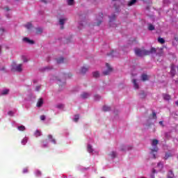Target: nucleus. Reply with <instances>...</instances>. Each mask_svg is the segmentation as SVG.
<instances>
[{
	"instance_id": "obj_1",
	"label": "nucleus",
	"mask_w": 178,
	"mask_h": 178,
	"mask_svg": "<svg viewBox=\"0 0 178 178\" xmlns=\"http://www.w3.org/2000/svg\"><path fill=\"white\" fill-rule=\"evenodd\" d=\"M156 52V49L152 47L150 50L141 49H136L135 54L137 56H147L148 55H151V54H155Z\"/></svg>"
},
{
	"instance_id": "obj_2",
	"label": "nucleus",
	"mask_w": 178,
	"mask_h": 178,
	"mask_svg": "<svg viewBox=\"0 0 178 178\" xmlns=\"http://www.w3.org/2000/svg\"><path fill=\"white\" fill-rule=\"evenodd\" d=\"M152 146L154 147L153 149H151L150 156L153 159H156V156L155 155L156 154V139H154L152 140Z\"/></svg>"
},
{
	"instance_id": "obj_3",
	"label": "nucleus",
	"mask_w": 178,
	"mask_h": 178,
	"mask_svg": "<svg viewBox=\"0 0 178 178\" xmlns=\"http://www.w3.org/2000/svg\"><path fill=\"white\" fill-rule=\"evenodd\" d=\"M23 65L19 64L18 65H16V63L13 62L11 65V71L12 72H18L20 73L21 72H23V68H22Z\"/></svg>"
},
{
	"instance_id": "obj_4",
	"label": "nucleus",
	"mask_w": 178,
	"mask_h": 178,
	"mask_svg": "<svg viewBox=\"0 0 178 178\" xmlns=\"http://www.w3.org/2000/svg\"><path fill=\"white\" fill-rule=\"evenodd\" d=\"M106 67H107V70H106V71H104L103 72V74L104 75V76H108V74H109L110 73H111V72H112V68L111 67V65H109V63H106Z\"/></svg>"
},
{
	"instance_id": "obj_5",
	"label": "nucleus",
	"mask_w": 178,
	"mask_h": 178,
	"mask_svg": "<svg viewBox=\"0 0 178 178\" xmlns=\"http://www.w3.org/2000/svg\"><path fill=\"white\" fill-rule=\"evenodd\" d=\"M88 72V67H82L79 71L80 74H86Z\"/></svg>"
},
{
	"instance_id": "obj_6",
	"label": "nucleus",
	"mask_w": 178,
	"mask_h": 178,
	"mask_svg": "<svg viewBox=\"0 0 178 178\" xmlns=\"http://www.w3.org/2000/svg\"><path fill=\"white\" fill-rule=\"evenodd\" d=\"M43 104H44V99H42V98H40L38 100L36 106H38V108H41V106H42Z\"/></svg>"
},
{
	"instance_id": "obj_7",
	"label": "nucleus",
	"mask_w": 178,
	"mask_h": 178,
	"mask_svg": "<svg viewBox=\"0 0 178 178\" xmlns=\"http://www.w3.org/2000/svg\"><path fill=\"white\" fill-rule=\"evenodd\" d=\"M23 41L24 42H26L27 44H31V45H33V44H34V40H31L29 38H24Z\"/></svg>"
},
{
	"instance_id": "obj_8",
	"label": "nucleus",
	"mask_w": 178,
	"mask_h": 178,
	"mask_svg": "<svg viewBox=\"0 0 178 178\" xmlns=\"http://www.w3.org/2000/svg\"><path fill=\"white\" fill-rule=\"evenodd\" d=\"M67 19H60L59 23L61 26V30H63V24H65V22H66Z\"/></svg>"
},
{
	"instance_id": "obj_9",
	"label": "nucleus",
	"mask_w": 178,
	"mask_h": 178,
	"mask_svg": "<svg viewBox=\"0 0 178 178\" xmlns=\"http://www.w3.org/2000/svg\"><path fill=\"white\" fill-rule=\"evenodd\" d=\"M141 79L142 81H147L149 80V77L148 75H147L146 74H143L141 75Z\"/></svg>"
},
{
	"instance_id": "obj_10",
	"label": "nucleus",
	"mask_w": 178,
	"mask_h": 178,
	"mask_svg": "<svg viewBox=\"0 0 178 178\" xmlns=\"http://www.w3.org/2000/svg\"><path fill=\"white\" fill-rule=\"evenodd\" d=\"M132 83L134 84V87L136 90H138L139 86H138V83H137V80L136 79H133Z\"/></svg>"
},
{
	"instance_id": "obj_11",
	"label": "nucleus",
	"mask_w": 178,
	"mask_h": 178,
	"mask_svg": "<svg viewBox=\"0 0 178 178\" xmlns=\"http://www.w3.org/2000/svg\"><path fill=\"white\" fill-rule=\"evenodd\" d=\"M81 98H83V99H86L87 98H88V97H90V93H87V92H83L81 95Z\"/></svg>"
},
{
	"instance_id": "obj_12",
	"label": "nucleus",
	"mask_w": 178,
	"mask_h": 178,
	"mask_svg": "<svg viewBox=\"0 0 178 178\" xmlns=\"http://www.w3.org/2000/svg\"><path fill=\"white\" fill-rule=\"evenodd\" d=\"M49 140H51V142L53 143V144H56V140L54 138L52 135H48Z\"/></svg>"
},
{
	"instance_id": "obj_13",
	"label": "nucleus",
	"mask_w": 178,
	"mask_h": 178,
	"mask_svg": "<svg viewBox=\"0 0 178 178\" xmlns=\"http://www.w3.org/2000/svg\"><path fill=\"white\" fill-rule=\"evenodd\" d=\"M116 20V15L115 14H112V15L110 17L109 22L110 23H112V22H115Z\"/></svg>"
},
{
	"instance_id": "obj_14",
	"label": "nucleus",
	"mask_w": 178,
	"mask_h": 178,
	"mask_svg": "<svg viewBox=\"0 0 178 178\" xmlns=\"http://www.w3.org/2000/svg\"><path fill=\"white\" fill-rule=\"evenodd\" d=\"M36 34H42V32L44 31V29L42 28H36Z\"/></svg>"
},
{
	"instance_id": "obj_15",
	"label": "nucleus",
	"mask_w": 178,
	"mask_h": 178,
	"mask_svg": "<svg viewBox=\"0 0 178 178\" xmlns=\"http://www.w3.org/2000/svg\"><path fill=\"white\" fill-rule=\"evenodd\" d=\"M170 73H171L172 76H175V74H176V70H175V65H172L171 66Z\"/></svg>"
},
{
	"instance_id": "obj_16",
	"label": "nucleus",
	"mask_w": 178,
	"mask_h": 178,
	"mask_svg": "<svg viewBox=\"0 0 178 178\" xmlns=\"http://www.w3.org/2000/svg\"><path fill=\"white\" fill-rule=\"evenodd\" d=\"M148 30L150 31L155 30V26H154L152 24H148Z\"/></svg>"
},
{
	"instance_id": "obj_17",
	"label": "nucleus",
	"mask_w": 178,
	"mask_h": 178,
	"mask_svg": "<svg viewBox=\"0 0 178 178\" xmlns=\"http://www.w3.org/2000/svg\"><path fill=\"white\" fill-rule=\"evenodd\" d=\"M92 76L95 77V79H98V77H99V72L98 71L93 72Z\"/></svg>"
},
{
	"instance_id": "obj_18",
	"label": "nucleus",
	"mask_w": 178,
	"mask_h": 178,
	"mask_svg": "<svg viewBox=\"0 0 178 178\" xmlns=\"http://www.w3.org/2000/svg\"><path fill=\"white\" fill-rule=\"evenodd\" d=\"M65 62V58L63 57H60L59 58H57V63L60 64V63H63Z\"/></svg>"
},
{
	"instance_id": "obj_19",
	"label": "nucleus",
	"mask_w": 178,
	"mask_h": 178,
	"mask_svg": "<svg viewBox=\"0 0 178 178\" xmlns=\"http://www.w3.org/2000/svg\"><path fill=\"white\" fill-rule=\"evenodd\" d=\"M137 2V0H131L128 2V6H133Z\"/></svg>"
},
{
	"instance_id": "obj_20",
	"label": "nucleus",
	"mask_w": 178,
	"mask_h": 178,
	"mask_svg": "<svg viewBox=\"0 0 178 178\" xmlns=\"http://www.w3.org/2000/svg\"><path fill=\"white\" fill-rule=\"evenodd\" d=\"M103 111H104V112H109V111H111V107H109L108 106H104Z\"/></svg>"
},
{
	"instance_id": "obj_21",
	"label": "nucleus",
	"mask_w": 178,
	"mask_h": 178,
	"mask_svg": "<svg viewBox=\"0 0 178 178\" xmlns=\"http://www.w3.org/2000/svg\"><path fill=\"white\" fill-rule=\"evenodd\" d=\"M17 129L19 131H24V130H26V127H24V125H21L18 127Z\"/></svg>"
},
{
	"instance_id": "obj_22",
	"label": "nucleus",
	"mask_w": 178,
	"mask_h": 178,
	"mask_svg": "<svg viewBox=\"0 0 178 178\" xmlns=\"http://www.w3.org/2000/svg\"><path fill=\"white\" fill-rule=\"evenodd\" d=\"M163 99H165V101H169L170 99V95H163Z\"/></svg>"
},
{
	"instance_id": "obj_23",
	"label": "nucleus",
	"mask_w": 178,
	"mask_h": 178,
	"mask_svg": "<svg viewBox=\"0 0 178 178\" xmlns=\"http://www.w3.org/2000/svg\"><path fill=\"white\" fill-rule=\"evenodd\" d=\"M26 29H28V30H30V29H31L33 27V24L30 22H29L28 24H26L25 25Z\"/></svg>"
},
{
	"instance_id": "obj_24",
	"label": "nucleus",
	"mask_w": 178,
	"mask_h": 178,
	"mask_svg": "<svg viewBox=\"0 0 178 178\" xmlns=\"http://www.w3.org/2000/svg\"><path fill=\"white\" fill-rule=\"evenodd\" d=\"M116 51H111L108 54V56H116Z\"/></svg>"
},
{
	"instance_id": "obj_25",
	"label": "nucleus",
	"mask_w": 178,
	"mask_h": 178,
	"mask_svg": "<svg viewBox=\"0 0 178 178\" xmlns=\"http://www.w3.org/2000/svg\"><path fill=\"white\" fill-rule=\"evenodd\" d=\"M35 137H40V136H41V131H40V130H36V131H35Z\"/></svg>"
},
{
	"instance_id": "obj_26",
	"label": "nucleus",
	"mask_w": 178,
	"mask_h": 178,
	"mask_svg": "<svg viewBox=\"0 0 178 178\" xmlns=\"http://www.w3.org/2000/svg\"><path fill=\"white\" fill-rule=\"evenodd\" d=\"M94 149H92V146L91 145H88V152L90 153L93 152Z\"/></svg>"
},
{
	"instance_id": "obj_27",
	"label": "nucleus",
	"mask_w": 178,
	"mask_h": 178,
	"mask_svg": "<svg viewBox=\"0 0 178 178\" xmlns=\"http://www.w3.org/2000/svg\"><path fill=\"white\" fill-rule=\"evenodd\" d=\"M158 42H159L160 44H165V39L162 38H159Z\"/></svg>"
},
{
	"instance_id": "obj_28",
	"label": "nucleus",
	"mask_w": 178,
	"mask_h": 178,
	"mask_svg": "<svg viewBox=\"0 0 178 178\" xmlns=\"http://www.w3.org/2000/svg\"><path fill=\"white\" fill-rule=\"evenodd\" d=\"M52 67H45L43 69V72H49V70H52Z\"/></svg>"
},
{
	"instance_id": "obj_29",
	"label": "nucleus",
	"mask_w": 178,
	"mask_h": 178,
	"mask_svg": "<svg viewBox=\"0 0 178 178\" xmlns=\"http://www.w3.org/2000/svg\"><path fill=\"white\" fill-rule=\"evenodd\" d=\"M157 168H159V170H162V168H163V164H162V163H159L157 164Z\"/></svg>"
},
{
	"instance_id": "obj_30",
	"label": "nucleus",
	"mask_w": 178,
	"mask_h": 178,
	"mask_svg": "<svg viewBox=\"0 0 178 178\" xmlns=\"http://www.w3.org/2000/svg\"><path fill=\"white\" fill-rule=\"evenodd\" d=\"M156 170H155V168H153L152 170V174L150 175V178H155V173H156Z\"/></svg>"
},
{
	"instance_id": "obj_31",
	"label": "nucleus",
	"mask_w": 178,
	"mask_h": 178,
	"mask_svg": "<svg viewBox=\"0 0 178 178\" xmlns=\"http://www.w3.org/2000/svg\"><path fill=\"white\" fill-rule=\"evenodd\" d=\"M27 138H24L22 140V145H26V144H27Z\"/></svg>"
},
{
	"instance_id": "obj_32",
	"label": "nucleus",
	"mask_w": 178,
	"mask_h": 178,
	"mask_svg": "<svg viewBox=\"0 0 178 178\" xmlns=\"http://www.w3.org/2000/svg\"><path fill=\"white\" fill-rule=\"evenodd\" d=\"M110 156H111V158H116V152H111L109 154Z\"/></svg>"
},
{
	"instance_id": "obj_33",
	"label": "nucleus",
	"mask_w": 178,
	"mask_h": 178,
	"mask_svg": "<svg viewBox=\"0 0 178 178\" xmlns=\"http://www.w3.org/2000/svg\"><path fill=\"white\" fill-rule=\"evenodd\" d=\"M168 177H175V174H173V171H172V170L169 171Z\"/></svg>"
},
{
	"instance_id": "obj_34",
	"label": "nucleus",
	"mask_w": 178,
	"mask_h": 178,
	"mask_svg": "<svg viewBox=\"0 0 178 178\" xmlns=\"http://www.w3.org/2000/svg\"><path fill=\"white\" fill-rule=\"evenodd\" d=\"M127 149V148L124 145H121L120 147V151H126Z\"/></svg>"
},
{
	"instance_id": "obj_35",
	"label": "nucleus",
	"mask_w": 178,
	"mask_h": 178,
	"mask_svg": "<svg viewBox=\"0 0 178 178\" xmlns=\"http://www.w3.org/2000/svg\"><path fill=\"white\" fill-rule=\"evenodd\" d=\"M1 94H2V95H6L9 94V90H3Z\"/></svg>"
},
{
	"instance_id": "obj_36",
	"label": "nucleus",
	"mask_w": 178,
	"mask_h": 178,
	"mask_svg": "<svg viewBox=\"0 0 178 178\" xmlns=\"http://www.w3.org/2000/svg\"><path fill=\"white\" fill-rule=\"evenodd\" d=\"M157 56H163V51L162 49H160L159 53H157Z\"/></svg>"
},
{
	"instance_id": "obj_37",
	"label": "nucleus",
	"mask_w": 178,
	"mask_h": 178,
	"mask_svg": "<svg viewBox=\"0 0 178 178\" xmlns=\"http://www.w3.org/2000/svg\"><path fill=\"white\" fill-rule=\"evenodd\" d=\"M22 59L23 62H24V63L29 62V60H27V57H26L25 56H22Z\"/></svg>"
},
{
	"instance_id": "obj_38",
	"label": "nucleus",
	"mask_w": 178,
	"mask_h": 178,
	"mask_svg": "<svg viewBox=\"0 0 178 178\" xmlns=\"http://www.w3.org/2000/svg\"><path fill=\"white\" fill-rule=\"evenodd\" d=\"M155 116H156V113L155 112H153L152 115H150L149 119H154Z\"/></svg>"
},
{
	"instance_id": "obj_39",
	"label": "nucleus",
	"mask_w": 178,
	"mask_h": 178,
	"mask_svg": "<svg viewBox=\"0 0 178 178\" xmlns=\"http://www.w3.org/2000/svg\"><path fill=\"white\" fill-rule=\"evenodd\" d=\"M67 3L68 5L72 6L73 3H74V0H68Z\"/></svg>"
},
{
	"instance_id": "obj_40",
	"label": "nucleus",
	"mask_w": 178,
	"mask_h": 178,
	"mask_svg": "<svg viewBox=\"0 0 178 178\" xmlns=\"http://www.w3.org/2000/svg\"><path fill=\"white\" fill-rule=\"evenodd\" d=\"M95 101H99L101 99V97L98 95H95Z\"/></svg>"
},
{
	"instance_id": "obj_41",
	"label": "nucleus",
	"mask_w": 178,
	"mask_h": 178,
	"mask_svg": "<svg viewBox=\"0 0 178 178\" xmlns=\"http://www.w3.org/2000/svg\"><path fill=\"white\" fill-rule=\"evenodd\" d=\"M79 115H76L75 118H74V121H75L76 122H79Z\"/></svg>"
},
{
	"instance_id": "obj_42",
	"label": "nucleus",
	"mask_w": 178,
	"mask_h": 178,
	"mask_svg": "<svg viewBox=\"0 0 178 178\" xmlns=\"http://www.w3.org/2000/svg\"><path fill=\"white\" fill-rule=\"evenodd\" d=\"M5 31V29L1 28L0 29V35H3V32Z\"/></svg>"
},
{
	"instance_id": "obj_43",
	"label": "nucleus",
	"mask_w": 178,
	"mask_h": 178,
	"mask_svg": "<svg viewBox=\"0 0 178 178\" xmlns=\"http://www.w3.org/2000/svg\"><path fill=\"white\" fill-rule=\"evenodd\" d=\"M140 98H144L145 97V93L144 92H140Z\"/></svg>"
},
{
	"instance_id": "obj_44",
	"label": "nucleus",
	"mask_w": 178,
	"mask_h": 178,
	"mask_svg": "<svg viewBox=\"0 0 178 178\" xmlns=\"http://www.w3.org/2000/svg\"><path fill=\"white\" fill-rule=\"evenodd\" d=\"M41 90V86H38L35 87V91H40Z\"/></svg>"
},
{
	"instance_id": "obj_45",
	"label": "nucleus",
	"mask_w": 178,
	"mask_h": 178,
	"mask_svg": "<svg viewBox=\"0 0 178 178\" xmlns=\"http://www.w3.org/2000/svg\"><path fill=\"white\" fill-rule=\"evenodd\" d=\"M56 108H58V109H60V108H63V104H58L56 106Z\"/></svg>"
},
{
	"instance_id": "obj_46",
	"label": "nucleus",
	"mask_w": 178,
	"mask_h": 178,
	"mask_svg": "<svg viewBox=\"0 0 178 178\" xmlns=\"http://www.w3.org/2000/svg\"><path fill=\"white\" fill-rule=\"evenodd\" d=\"M8 115H9V116H13V111H8Z\"/></svg>"
},
{
	"instance_id": "obj_47",
	"label": "nucleus",
	"mask_w": 178,
	"mask_h": 178,
	"mask_svg": "<svg viewBox=\"0 0 178 178\" xmlns=\"http://www.w3.org/2000/svg\"><path fill=\"white\" fill-rule=\"evenodd\" d=\"M40 120H45V115H41Z\"/></svg>"
},
{
	"instance_id": "obj_48",
	"label": "nucleus",
	"mask_w": 178,
	"mask_h": 178,
	"mask_svg": "<svg viewBox=\"0 0 178 178\" xmlns=\"http://www.w3.org/2000/svg\"><path fill=\"white\" fill-rule=\"evenodd\" d=\"M169 156H170V154H165V159H168V158H169Z\"/></svg>"
},
{
	"instance_id": "obj_49",
	"label": "nucleus",
	"mask_w": 178,
	"mask_h": 178,
	"mask_svg": "<svg viewBox=\"0 0 178 178\" xmlns=\"http://www.w3.org/2000/svg\"><path fill=\"white\" fill-rule=\"evenodd\" d=\"M27 172H29V169L24 168V169L23 170V173H27Z\"/></svg>"
},
{
	"instance_id": "obj_50",
	"label": "nucleus",
	"mask_w": 178,
	"mask_h": 178,
	"mask_svg": "<svg viewBox=\"0 0 178 178\" xmlns=\"http://www.w3.org/2000/svg\"><path fill=\"white\" fill-rule=\"evenodd\" d=\"M43 3H48L49 0H41Z\"/></svg>"
},
{
	"instance_id": "obj_51",
	"label": "nucleus",
	"mask_w": 178,
	"mask_h": 178,
	"mask_svg": "<svg viewBox=\"0 0 178 178\" xmlns=\"http://www.w3.org/2000/svg\"><path fill=\"white\" fill-rule=\"evenodd\" d=\"M159 123L160 126H163V122L160 121Z\"/></svg>"
},
{
	"instance_id": "obj_52",
	"label": "nucleus",
	"mask_w": 178,
	"mask_h": 178,
	"mask_svg": "<svg viewBox=\"0 0 178 178\" xmlns=\"http://www.w3.org/2000/svg\"><path fill=\"white\" fill-rule=\"evenodd\" d=\"M102 23V21H99L97 24V26H99Z\"/></svg>"
},
{
	"instance_id": "obj_53",
	"label": "nucleus",
	"mask_w": 178,
	"mask_h": 178,
	"mask_svg": "<svg viewBox=\"0 0 178 178\" xmlns=\"http://www.w3.org/2000/svg\"><path fill=\"white\" fill-rule=\"evenodd\" d=\"M37 175H38V176H41V172L40 171H37Z\"/></svg>"
},
{
	"instance_id": "obj_54",
	"label": "nucleus",
	"mask_w": 178,
	"mask_h": 178,
	"mask_svg": "<svg viewBox=\"0 0 178 178\" xmlns=\"http://www.w3.org/2000/svg\"><path fill=\"white\" fill-rule=\"evenodd\" d=\"M2 52V47L0 46V54Z\"/></svg>"
},
{
	"instance_id": "obj_55",
	"label": "nucleus",
	"mask_w": 178,
	"mask_h": 178,
	"mask_svg": "<svg viewBox=\"0 0 178 178\" xmlns=\"http://www.w3.org/2000/svg\"><path fill=\"white\" fill-rule=\"evenodd\" d=\"M5 9H6V10H10L8 7H6Z\"/></svg>"
},
{
	"instance_id": "obj_56",
	"label": "nucleus",
	"mask_w": 178,
	"mask_h": 178,
	"mask_svg": "<svg viewBox=\"0 0 178 178\" xmlns=\"http://www.w3.org/2000/svg\"><path fill=\"white\" fill-rule=\"evenodd\" d=\"M127 149H131V147H128Z\"/></svg>"
},
{
	"instance_id": "obj_57",
	"label": "nucleus",
	"mask_w": 178,
	"mask_h": 178,
	"mask_svg": "<svg viewBox=\"0 0 178 178\" xmlns=\"http://www.w3.org/2000/svg\"><path fill=\"white\" fill-rule=\"evenodd\" d=\"M168 178H175V177H168Z\"/></svg>"
},
{
	"instance_id": "obj_58",
	"label": "nucleus",
	"mask_w": 178,
	"mask_h": 178,
	"mask_svg": "<svg viewBox=\"0 0 178 178\" xmlns=\"http://www.w3.org/2000/svg\"><path fill=\"white\" fill-rule=\"evenodd\" d=\"M68 77H72V75H70V74H68Z\"/></svg>"
},
{
	"instance_id": "obj_59",
	"label": "nucleus",
	"mask_w": 178,
	"mask_h": 178,
	"mask_svg": "<svg viewBox=\"0 0 178 178\" xmlns=\"http://www.w3.org/2000/svg\"><path fill=\"white\" fill-rule=\"evenodd\" d=\"M100 178H105V177H100Z\"/></svg>"
},
{
	"instance_id": "obj_60",
	"label": "nucleus",
	"mask_w": 178,
	"mask_h": 178,
	"mask_svg": "<svg viewBox=\"0 0 178 178\" xmlns=\"http://www.w3.org/2000/svg\"><path fill=\"white\" fill-rule=\"evenodd\" d=\"M3 70H5V67L3 68Z\"/></svg>"
},
{
	"instance_id": "obj_61",
	"label": "nucleus",
	"mask_w": 178,
	"mask_h": 178,
	"mask_svg": "<svg viewBox=\"0 0 178 178\" xmlns=\"http://www.w3.org/2000/svg\"><path fill=\"white\" fill-rule=\"evenodd\" d=\"M156 144H158V140H156Z\"/></svg>"
},
{
	"instance_id": "obj_62",
	"label": "nucleus",
	"mask_w": 178,
	"mask_h": 178,
	"mask_svg": "<svg viewBox=\"0 0 178 178\" xmlns=\"http://www.w3.org/2000/svg\"><path fill=\"white\" fill-rule=\"evenodd\" d=\"M58 81H60V79H58Z\"/></svg>"
},
{
	"instance_id": "obj_63",
	"label": "nucleus",
	"mask_w": 178,
	"mask_h": 178,
	"mask_svg": "<svg viewBox=\"0 0 178 178\" xmlns=\"http://www.w3.org/2000/svg\"><path fill=\"white\" fill-rule=\"evenodd\" d=\"M149 126H151V124H149L148 127H149Z\"/></svg>"
}]
</instances>
